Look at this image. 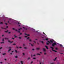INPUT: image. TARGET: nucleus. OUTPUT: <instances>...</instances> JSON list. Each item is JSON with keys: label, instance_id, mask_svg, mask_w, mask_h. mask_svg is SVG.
I'll return each instance as SVG.
<instances>
[{"label": "nucleus", "instance_id": "obj_1", "mask_svg": "<svg viewBox=\"0 0 64 64\" xmlns=\"http://www.w3.org/2000/svg\"><path fill=\"white\" fill-rule=\"evenodd\" d=\"M48 43H49V44H50L51 43H53V42H55V41H54V40H50V41L48 40Z\"/></svg>", "mask_w": 64, "mask_h": 64}, {"label": "nucleus", "instance_id": "obj_2", "mask_svg": "<svg viewBox=\"0 0 64 64\" xmlns=\"http://www.w3.org/2000/svg\"><path fill=\"white\" fill-rule=\"evenodd\" d=\"M57 44L56 43V42H54V43H53L52 44V47H54V46H55V45H56Z\"/></svg>", "mask_w": 64, "mask_h": 64}, {"label": "nucleus", "instance_id": "obj_3", "mask_svg": "<svg viewBox=\"0 0 64 64\" xmlns=\"http://www.w3.org/2000/svg\"><path fill=\"white\" fill-rule=\"evenodd\" d=\"M9 48H10V49L8 50V52H9V51H11V48H10V47H9Z\"/></svg>", "mask_w": 64, "mask_h": 64}, {"label": "nucleus", "instance_id": "obj_4", "mask_svg": "<svg viewBox=\"0 0 64 64\" xmlns=\"http://www.w3.org/2000/svg\"><path fill=\"white\" fill-rule=\"evenodd\" d=\"M36 50H40V48H36Z\"/></svg>", "mask_w": 64, "mask_h": 64}, {"label": "nucleus", "instance_id": "obj_5", "mask_svg": "<svg viewBox=\"0 0 64 64\" xmlns=\"http://www.w3.org/2000/svg\"><path fill=\"white\" fill-rule=\"evenodd\" d=\"M52 51H54L55 52H57V51L55 50H54L53 49L52 50Z\"/></svg>", "mask_w": 64, "mask_h": 64}, {"label": "nucleus", "instance_id": "obj_6", "mask_svg": "<svg viewBox=\"0 0 64 64\" xmlns=\"http://www.w3.org/2000/svg\"><path fill=\"white\" fill-rule=\"evenodd\" d=\"M8 42H9V43H12L13 42V41H12V42H10V40H8Z\"/></svg>", "mask_w": 64, "mask_h": 64}, {"label": "nucleus", "instance_id": "obj_7", "mask_svg": "<svg viewBox=\"0 0 64 64\" xmlns=\"http://www.w3.org/2000/svg\"><path fill=\"white\" fill-rule=\"evenodd\" d=\"M43 49L44 51H46V50H45V48H43Z\"/></svg>", "mask_w": 64, "mask_h": 64}, {"label": "nucleus", "instance_id": "obj_8", "mask_svg": "<svg viewBox=\"0 0 64 64\" xmlns=\"http://www.w3.org/2000/svg\"><path fill=\"white\" fill-rule=\"evenodd\" d=\"M45 47L46 48V49H48V46H45Z\"/></svg>", "mask_w": 64, "mask_h": 64}, {"label": "nucleus", "instance_id": "obj_9", "mask_svg": "<svg viewBox=\"0 0 64 64\" xmlns=\"http://www.w3.org/2000/svg\"><path fill=\"white\" fill-rule=\"evenodd\" d=\"M50 48H51L52 49H53H53H54V48H53L52 46H50Z\"/></svg>", "mask_w": 64, "mask_h": 64}, {"label": "nucleus", "instance_id": "obj_10", "mask_svg": "<svg viewBox=\"0 0 64 64\" xmlns=\"http://www.w3.org/2000/svg\"><path fill=\"white\" fill-rule=\"evenodd\" d=\"M56 59H57V57H56L55 58V59L54 60V61H55V60H56Z\"/></svg>", "mask_w": 64, "mask_h": 64}, {"label": "nucleus", "instance_id": "obj_11", "mask_svg": "<svg viewBox=\"0 0 64 64\" xmlns=\"http://www.w3.org/2000/svg\"><path fill=\"white\" fill-rule=\"evenodd\" d=\"M36 55H39V56H40V54H37Z\"/></svg>", "mask_w": 64, "mask_h": 64}, {"label": "nucleus", "instance_id": "obj_12", "mask_svg": "<svg viewBox=\"0 0 64 64\" xmlns=\"http://www.w3.org/2000/svg\"><path fill=\"white\" fill-rule=\"evenodd\" d=\"M8 30H7V31H5V32H6V33H7V32H8Z\"/></svg>", "mask_w": 64, "mask_h": 64}, {"label": "nucleus", "instance_id": "obj_13", "mask_svg": "<svg viewBox=\"0 0 64 64\" xmlns=\"http://www.w3.org/2000/svg\"><path fill=\"white\" fill-rule=\"evenodd\" d=\"M18 32V33H20V30H18L17 31Z\"/></svg>", "mask_w": 64, "mask_h": 64}, {"label": "nucleus", "instance_id": "obj_14", "mask_svg": "<svg viewBox=\"0 0 64 64\" xmlns=\"http://www.w3.org/2000/svg\"><path fill=\"white\" fill-rule=\"evenodd\" d=\"M6 53H3L2 54L3 55H6Z\"/></svg>", "mask_w": 64, "mask_h": 64}, {"label": "nucleus", "instance_id": "obj_15", "mask_svg": "<svg viewBox=\"0 0 64 64\" xmlns=\"http://www.w3.org/2000/svg\"><path fill=\"white\" fill-rule=\"evenodd\" d=\"M22 28H20L19 29H18V30H22Z\"/></svg>", "mask_w": 64, "mask_h": 64}, {"label": "nucleus", "instance_id": "obj_16", "mask_svg": "<svg viewBox=\"0 0 64 64\" xmlns=\"http://www.w3.org/2000/svg\"><path fill=\"white\" fill-rule=\"evenodd\" d=\"M14 38H16L17 37V36H15V35H14Z\"/></svg>", "mask_w": 64, "mask_h": 64}, {"label": "nucleus", "instance_id": "obj_17", "mask_svg": "<svg viewBox=\"0 0 64 64\" xmlns=\"http://www.w3.org/2000/svg\"><path fill=\"white\" fill-rule=\"evenodd\" d=\"M4 41V39L3 38L2 39V41L3 42Z\"/></svg>", "mask_w": 64, "mask_h": 64}, {"label": "nucleus", "instance_id": "obj_18", "mask_svg": "<svg viewBox=\"0 0 64 64\" xmlns=\"http://www.w3.org/2000/svg\"><path fill=\"white\" fill-rule=\"evenodd\" d=\"M30 59V58H28V59H27V60H29V59Z\"/></svg>", "mask_w": 64, "mask_h": 64}, {"label": "nucleus", "instance_id": "obj_19", "mask_svg": "<svg viewBox=\"0 0 64 64\" xmlns=\"http://www.w3.org/2000/svg\"><path fill=\"white\" fill-rule=\"evenodd\" d=\"M54 64V62H52V63H50V64Z\"/></svg>", "mask_w": 64, "mask_h": 64}, {"label": "nucleus", "instance_id": "obj_20", "mask_svg": "<svg viewBox=\"0 0 64 64\" xmlns=\"http://www.w3.org/2000/svg\"><path fill=\"white\" fill-rule=\"evenodd\" d=\"M29 41L30 42H31L32 41V40H31V39H30V40H29Z\"/></svg>", "mask_w": 64, "mask_h": 64}, {"label": "nucleus", "instance_id": "obj_21", "mask_svg": "<svg viewBox=\"0 0 64 64\" xmlns=\"http://www.w3.org/2000/svg\"><path fill=\"white\" fill-rule=\"evenodd\" d=\"M48 38H46L45 39V40H48Z\"/></svg>", "mask_w": 64, "mask_h": 64}, {"label": "nucleus", "instance_id": "obj_22", "mask_svg": "<svg viewBox=\"0 0 64 64\" xmlns=\"http://www.w3.org/2000/svg\"><path fill=\"white\" fill-rule=\"evenodd\" d=\"M15 58H18V57L17 56H16L15 57Z\"/></svg>", "mask_w": 64, "mask_h": 64}, {"label": "nucleus", "instance_id": "obj_23", "mask_svg": "<svg viewBox=\"0 0 64 64\" xmlns=\"http://www.w3.org/2000/svg\"><path fill=\"white\" fill-rule=\"evenodd\" d=\"M24 48V49H27L26 48V47H25Z\"/></svg>", "mask_w": 64, "mask_h": 64}, {"label": "nucleus", "instance_id": "obj_24", "mask_svg": "<svg viewBox=\"0 0 64 64\" xmlns=\"http://www.w3.org/2000/svg\"><path fill=\"white\" fill-rule=\"evenodd\" d=\"M4 42H0V44H2V43H4Z\"/></svg>", "mask_w": 64, "mask_h": 64}, {"label": "nucleus", "instance_id": "obj_25", "mask_svg": "<svg viewBox=\"0 0 64 64\" xmlns=\"http://www.w3.org/2000/svg\"><path fill=\"white\" fill-rule=\"evenodd\" d=\"M20 62L22 64H23V62L22 61H21Z\"/></svg>", "mask_w": 64, "mask_h": 64}, {"label": "nucleus", "instance_id": "obj_26", "mask_svg": "<svg viewBox=\"0 0 64 64\" xmlns=\"http://www.w3.org/2000/svg\"><path fill=\"white\" fill-rule=\"evenodd\" d=\"M41 42L42 43V44H44V42H43L42 41Z\"/></svg>", "mask_w": 64, "mask_h": 64}, {"label": "nucleus", "instance_id": "obj_27", "mask_svg": "<svg viewBox=\"0 0 64 64\" xmlns=\"http://www.w3.org/2000/svg\"><path fill=\"white\" fill-rule=\"evenodd\" d=\"M13 45H16V44H12Z\"/></svg>", "mask_w": 64, "mask_h": 64}, {"label": "nucleus", "instance_id": "obj_28", "mask_svg": "<svg viewBox=\"0 0 64 64\" xmlns=\"http://www.w3.org/2000/svg\"><path fill=\"white\" fill-rule=\"evenodd\" d=\"M15 52H16V53L17 52V51L16 50H15Z\"/></svg>", "mask_w": 64, "mask_h": 64}, {"label": "nucleus", "instance_id": "obj_29", "mask_svg": "<svg viewBox=\"0 0 64 64\" xmlns=\"http://www.w3.org/2000/svg\"><path fill=\"white\" fill-rule=\"evenodd\" d=\"M60 46L61 47H62V44H60Z\"/></svg>", "mask_w": 64, "mask_h": 64}, {"label": "nucleus", "instance_id": "obj_30", "mask_svg": "<svg viewBox=\"0 0 64 64\" xmlns=\"http://www.w3.org/2000/svg\"><path fill=\"white\" fill-rule=\"evenodd\" d=\"M27 36H30V35L29 34H27Z\"/></svg>", "mask_w": 64, "mask_h": 64}, {"label": "nucleus", "instance_id": "obj_31", "mask_svg": "<svg viewBox=\"0 0 64 64\" xmlns=\"http://www.w3.org/2000/svg\"><path fill=\"white\" fill-rule=\"evenodd\" d=\"M55 49H56V50H58V48H55Z\"/></svg>", "mask_w": 64, "mask_h": 64}, {"label": "nucleus", "instance_id": "obj_32", "mask_svg": "<svg viewBox=\"0 0 64 64\" xmlns=\"http://www.w3.org/2000/svg\"><path fill=\"white\" fill-rule=\"evenodd\" d=\"M1 28H2V29H5V28H3V27H1Z\"/></svg>", "mask_w": 64, "mask_h": 64}, {"label": "nucleus", "instance_id": "obj_33", "mask_svg": "<svg viewBox=\"0 0 64 64\" xmlns=\"http://www.w3.org/2000/svg\"><path fill=\"white\" fill-rule=\"evenodd\" d=\"M3 22H0V24H3Z\"/></svg>", "mask_w": 64, "mask_h": 64}, {"label": "nucleus", "instance_id": "obj_34", "mask_svg": "<svg viewBox=\"0 0 64 64\" xmlns=\"http://www.w3.org/2000/svg\"><path fill=\"white\" fill-rule=\"evenodd\" d=\"M46 45H49V43L48 42H46Z\"/></svg>", "mask_w": 64, "mask_h": 64}, {"label": "nucleus", "instance_id": "obj_35", "mask_svg": "<svg viewBox=\"0 0 64 64\" xmlns=\"http://www.w3.org/2000/svg\"><path fill=\"white\" fill-rule=\"evenodd\" d=\"M32 63H33V62L32 61L30 63V64H32Z\"/></svg>", "mask_w": 64, "mask_h": 64}, {"label": "nucleus", "instance_id": "obj_36", "mask_svg": "<svg viewBox=\"0 0 64 64\" xmlns=\"http://www.w3.org/2000/svg\"><path fill=\"white\" fill-rule=\"evenodd\" d=\"M46 52L44 53V55H46Z\"/></svg>", "mask_w": 64, "mask_h": 64}, {"label": "nucleus", "instance_id": "obj_37", "mask_svg": "<svg viewBox=\"0 0 64 64\" xmlns=\"http://www.w3.org/2000/svg\"><path fill=\"white\" fill-rule=\"evenodd\" d=\"M24 34H25V35H27V34H26V33H24Z\"/></svg>", "mask_w": 64, "mask_h": 64}, {"label": "nucleus", "instance_id": "obj_38", "mask_svg": "<svg viewBox=\"0 0 64 64\" xmlns=\"http://www.w3.org/2000/svg\"><path fill=\"white\" fill-rule=\"evenodd\" d=\"M18 24H21L20 23H20H19V22H18Z\"/></svg>", "mask_w": 64, "mask_h": 64}, {"label": "nucleus", "instance_id": "obj_39", "mask_svg": "<svg viewBox=\"0 0 64 64\" xmlns=\"http://www.w3.org/2000/svg\"><path fill=\"white\" fill-rule=\"evenodd\" d=\"M29 38V37H28V38H27V39H28Z\"/></svg>", "mask_w": 64, "mask_h": 64}, {"label": "nucleus", "instance_id": "obj_40", "mask_svg": "<svg viewBox=\"0 0 64 64\" xmlns=\"http://www.w3.org/2000/svg\"><path fill=\"white\" fill-rule=\"evenodd\" d=\"M31 46H34V45L33 44H31Z\"/></svg>", "mask_w": 64, "mask_h": 64}, {"label": "nucleus", "instance_id": "obj_41", "mask_svg": "<svg viewBox=\"0 0 64 64\" xmlns=\"http://www.w3.org/2000/svg\"><path fill=\"white\" fill-rule=\"evenodd\" d=\"M23 46H25V44H23Z\"/></svg>", "mask_w": 64, "mask_h": 64}, {"label": "nucleus", "instance_id": "obj_42", "mask_svg": "<svg viewBox=\"0 0 64 64\" xmlns=\"http://www.w3.org/2000/svg\"><path fill=\"white\" fill-rule=\"evenodd\" d=\"M36 59V58H33V59Z\"/></svg>", "mask_w": 64, "mask_h": 64}, {"label": "nucleus", "instance_id": "obj_43", "mask_svg": "<svg viewBox=\"0 0 64 64\" xmlns=\"http://www.w3.org/2000/svg\"><path fill=\"white\" fill-rule=\"evenodd\" d=\"M2 47H1L0 48V50L2 49Z\"/></svg>", "mask_w": 64, "mask_h": 64}, {"label": "nucleus", "instance_id": "obj_44", "mask_svg": "<svg viewBox=\"0 0 64 64\" xmlns=\"http://www.w3.org/2000/svg\"><path fill=\"white\" fill-rule=\"evenodd\" d=\"M32 50H33V51H34V49H32Z\"/></svg>", "mask_w": 64, "mask_h": 64}, {"label": "nucleus", "instance_id": "obj_45", "mask_svg": "<svg viewBox=\"0 0 64 64\" xmlns=\"http://www.w3.org/2000/svg\"><path fill=\"white\" fill-rule=\"evenodd\" d=\"M23 55L24 56V55H25V54L24 53H23Z\"/></svg>", "mask_w": 64, "mask_h": 64}, {"label": "nucleus", "instance_id": "obj_46", "mask_svg": "<svg viewBox=\"0 0 64 64\" xmlns=\"http://www.w3.org/2000/svg\"><path fill=\"white\" fill-rule=\"evenodd\" d=\"M27 37V36H24V37H26H26Z\"/></svg>", "mask_w": 64, "mask_h": 64}, {"label": "nucleus", "instance_id": "obj_47", "mask_svg": "<svg viewBox=\"0 0 64 64\" xmlns=\"http://www.w3.org/2000/svg\"><path fill=\"white\" fill-rule=\"evenodd\" d=\"M19 38L20 39H21V37H19Z\"/></svg>", "mask_w": 64, "mask_h": 64}, {"label": "nucleus", "instance_id": "obj_48", "mask_svg": "<svg viewBox=\"0 0 64 64\" xmlns=\"http://www.w3.org/2000/svg\"><path fill=\"white\" fill-rule=\"evenodd\" d=\"M0 63L1 64H2V62H0Z\"/></svg>", "mask_w": 64, "mask_h": 64}, {"label": "nucleus", "instance_id": "obj_49", "mask_svg": "<svg viewBox=\"0 0 64 64\" xmlns=\"http://www.w3.org/2000/svg\"><path fill=\"white\" fill-rule=\"evenodd\" d=\"M33 41L34 43H36V42H35L34 41Z\"/></svg>", "mask_w": 64, "mask_h": 64}, {"label": "nucleus", "instance_id": "obj_50", "mask_svg": "<svg viewBox=\"0 0 64 64\" xmlns=\"http://www.w3.org/2000/svg\"><path fill=\"white\" fill-rule=\"evenodd\" d=\"M12 29H13V30H15V28H12Z\"/></svg>", "mask_w": 64, "mask_h": 64}, {"label": "nucleus", "instance_id": "obj_51", "mask_svg": "<svg viewBox=\"0 0 64 64\" xmlns=\"http://www.w3.org/2000/svg\"><path fill=\"white\" fill-rule=\"evenodd\" d=\"M19 48V47H18V46L17 47V46H16V48Z\"/></svg>", "mask_w": 64, "mask_h": 64}, {"label": "nucleus", "instance_id": "obj_52", "mask_svg": "<svg viewBox=\"0 0 64 64\" xmlns=\"http://www.w3.org/2000/svg\"><path fill=\"white\" fill-rule=\"evenodd\" d=\"M43 34H44V35H46V34H45V33H44V32H43Z\"/></svg>", "mask_w": 64, "mask_h": 64}, {"label": "nucleus", "instance_id": "obj_53", "mask_svg": "<svg viewBox=\"0 0 64 64\" xmlns=\"http://www.w3.org/2000/svg\"><path fill=\"white\" fill-rule=\"evenodd\" d=\"M10 33H11V32H8V34H10Z\"/></svg>", "mask_w": 64, "mask_h": 64}, {"label": "nucleus", "instance_id": "obj_54", "mask_svg": "<svg viewBox=\"0 0 64 64\" xmlns=\"http://www.w3.org/2000/svg\"><path fill=\"white\" fill-rule=\"evenodd\" d=\"M20 35H22V33H20Z\"/></svg>", "mask_w": 64, "mask_h": 64}, {"label": "nucleus", "instance_id": "obj_55", "mask_svg": "<svg viewBox=\"0 0 64 64\" xmlns=\"http://www.w3.org/2000/svg\"><path fill=\"white\" fill-rule=\"evenodd\" d=\"M33 56H35V54L33 55Z\"/></svg>", "mask_w": 64, "mask_h": 64}, {"label": "nucleus", "instance_id": "obj_56", "mask_svg": "<svg viewBox=\"0 0 64 64\" xmlns=\"http://www.w3.org/2000/svg\"><path fill=\"white\" fill-rule=\"evenodd\" d=\"M3 36H4V35H2V37H3Z\"/></svg>", "mask_w": 64, "mask_h": 64}, {"label": "nucleus", "instance_id": "obj_57", "mask_svg": "<svg viewBox=\"0 0 64 64\" xmlns=\"http://www.w3.org/2000/svg\"><path fill=\"white\" fill-rule=\"evenodd\" d=\"M15 31H18V30H17L16 29V30H15Z\"/></svg>", "mask_w": 64, "mask_h": 64}, {"label": "nucleus", "instance_id": "obj_58", "mask_svg": "<svg viewBox=\"0 0 64 64\" xmlns=\"http://www.w3.org/2000/svg\"><path fill=\"white\" fill-rule=\"evenodd\" d=\"M12 39H13V40H14V38H12Z\"/></svg>", "mask_w": 64, "mask_h": 64}, {"label": "nucleus", "instance_id": "obj_59", "mask_svg": "<svg viewBox=\"0 0 64 64\" xmlns=\"http://www.w3.org/2000/svg\"><path fill=\"white\" fill-rule=\"evenodd\" d=\"M23 28L24 29H25V27H23Z\"/></svg>", "mask_w": 64, "mask_h": 64}, {"label": "nucleus", "instance_id": "obj_60", "mask_svg": "<svg viewBox=\"0 0 64 64\" xmlns=\"http://www.w3.org/2000/svg\"><path fill=\"white\" fill-rule=\"evenodd\" d=\"M6 28H8V26H6Z\"/></svg>", "mask_w": 64, "mask_h": 64}, {"label": "nucleus", "instance_id": "obj_61", "mask_svg": "<svg viewBox=\"0 0 64 64\" xmlns=\"http://www.w3.org/2000/svg\"><path fill=\"white\" fill-rule=\"evenodd\" d=\"M10 54L11 55H12V53H10Z\"/></svg>", "mask_w": 64, "mask_h": 64}, {"label": "nucleus", "instance_id": "obj_62", "mask_svg": "<svg viewBox=\"0 0 64 64\" xmlns=\"http://www.w3.org/2000/svg\"><path fill=\"white\" fill-rule=\"evenodd\" d=\"M5 24H6V25H7V24L6 23Z\"/></svg>", "mask_w": 64, "mask_h": 64}, {"label": "nucleus", "instance_id": "obj_63", "mask_svg": "<svg viewBox=\"0 0 64 64\" xmlns=\"http://www.w3.org/2000/svg\"><path fill=\"white\" fill-rule=\"evenodd\" d=\"M42 39H43V38H44V37H42Z\"/></svg>", "mask_w": 64, "mask_h": 64}, {"label": "nucleus", "instance_id": "obj_64", "mask_svg": "<svg viewBox=\"0 0 64 64\" xmlns=\"http://www.w3.org/2000/svg\"><path fill=\"white\" fill-rule=\"evenodd\" d=\"M4 60H5V61H6V59H4Z\"/></svg>", "mask_w": 64, "mask_h": 64}]
</instances>
